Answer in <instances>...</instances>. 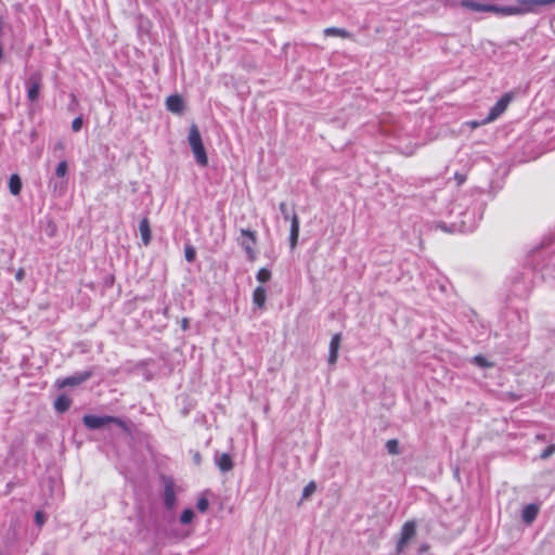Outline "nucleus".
I'll list each match as a JSON object with an SVG mask.
<instances>
[{"instance_id":"obj_36","label":"nucleus","mask_w":555,"mask_h":555,"mask_svg":"<svg viewBox=\"0 0 555 555\" xmlns=\"http://www.w3.org/2000/svg\"><path fill=\"white\" fill-rule=\"evenodd\" d=\"M186 324H188V322H186V320L184 319V320H183V323H182L183 328H185V327H186Z\"/></svg>"},{"instance_id":"obj_27","label":"nucleus","mask_w":555,"mask_h":555,"mask_svg":"<svg viewBox=\"0 0 555 555\" xmlns=\"http://www.w3.org/2000/svg\"><path fill=\"white\" fill-rule=\"evenodd\" d=\"M195 255H196V253H195V249L193 246H191V245L185 246L184 256L189 262L194 261Z\"/></svg>"},{"instance_id":"obj_15","label":"nucleus","mask_w":555,"mask_h":555,"mask_svg":"<svg viewBox=\"0 0 555 555\" xmlns=\"http://www.w3.org/2000/svg\"><path fill=\"white\" fill-rule=\"evenodd\" d=\"M538 512H539V507L537 505L529 504L522 511V519L526 522L530 524L535 519Z\"/></svg>"},{"instance_id":"obj_29","label":"nucleus","mask_w":555,"mask_h":555,"mask_svg":"<svg viewBox=\"0 0 555 555\" xmlns=\"http://www.w3.org/2000/svg\"><path fill=\"white\" fill-rule=\"evenodd\" d=\"M198 511L201 512H206L208 506H209V502L206 498H201L198 501H197V504H196Z\"/></svg>"},{"instance_id":"obj_32","label":"nucleus","mask_w":555,"mask_h":555,"mask_svg":"<svg viewBox=\"0 0 555 555\" xmlns=\"http://www.w3.org/2000/svg\"><path fill=\"white\" fill-rule=\"evenodd\" d=\"M555 451V446H550L548 448H546L543 453L541 454V457L542 459H547L548 456H551Z\"/></svg>"},{"instance_id":"obj_5","label":"nucleus","mask_w":555,"mask_h":555,"mask_svg":"<svg viewBox=\"0 0 555 555\" xmlns=\"http://www.w3.org/2000/svg\"><path fill=\"white\" fill-rule=\"evenodd\" d=\"M82 421L89 429H98L111 423L124 426V422L114 416L85 415Z\"/></svg>"},{"instance_id":"obj_16","label":"nucleus","mask_w":555,"mask_h":555,"mask_svg":"<svg viewBox=\"0 0 555 555\" xmlns=\"http://www.w3.org/2000/svg\"><path fill=\"white\" fill-rule=\"evenodd\" d=\"M9 189L13 195H18L22 190V181L17 175H12L9 180Z\"/></svg>"},{"instance_id":"obj_19","label":"nucleus","mask_w":555,"mask_h":555,"mask_svg":"<svg viewBox=\"0 0 555 555\" xmlns=\"http://www.w3.org/2000/svg\"><path fill=\"white\" fill-rule=\"evenodd\" d=\"M289 236L291 237H297V238L299 236V218L296 215V212H293L292 218H291V232H289Z\"/></svg>"},{"instance_id":"obj_13","label":"nucleus","mask_w":555,"mask_h":555,"mask_svg":"<svg viewBox=\"0 0 555 555\" xmlns=\"http://www.w3.org/2000/svg\"><path fill=\"white\" fill-rule=\"evenodd\" d=\"M267 300V292L262 286H258L255 288L253 293V302L258 308H263Z\"/></svg>"},{"instance_id":"obj_28","label":"nucleus","mask_w":555,"mask_h":555,"mask_svg":"<svg viewBox=\"0 0 555 555\" xmlns=\"http://www.w3.org/2000/svg\"><path fill=\"white\" fill-rule=\"evenodd\" d=\"M280 211L281 214L283 215V218L287 221H291V218H292V215L293 212L291 214L287 209V205L285 203H281L280 206Z\"/></svg>"},{"instance_id":"obj_4","label":"nucleus","mask_w":555,"mask_h":555,"mask_svg":"<svg viewBox=\"0 0 555 555\" xmlns=\"http://www.w3.org/2000/svg\"><path fill=\"white\" fill-rule=\"evenodd\" d=\"M415 534L416 522L414 520H409L404 522L400 531L399 540L397 542L396 550L398 554L402 553L405 550L406 545L415 537Z\"/></svg>"},{"instance_id":"obj_12","label":"nucleus","mask_w":555,"mask_h":555,"mask_svg":"<svg viewBox=\"0 0 555 555\" xmlns=\"http://www.w3.org/2000/svg\"><path fill=\"white\" fill-rule=\"evenodd\" d=\"M461 5L463 8H466L472 11H476V12H490V9H491V4H483V3L475 2L472 0H463L461 2Z\"/></svg>"},{"instance_id":"obj_18","label":"nucleus","mask_w":555,"mask_h":555,"mask_svg":"<svg viewBox=\"0 0 555 555\" xmlns=\"http://www.w3.org/2000/svg\"><path fill=\"white\" fill-rule=\"evenodd\" d=\"M325 36H336L341 38H348L350 35L347 30L337 27H328L324 29Z\"/></svg>"},{"instance_id":"obj_2","label":"nucleus","mask_w":555,"mask_h":555,"mask_svg":"<svg viewBox=\"0 0 555 555\" xmlns=\"http://www.w3.org/2000/svg\"><path fill=\"white\" fill-rule=\"evenodd\" d=\"M188 141L196 159V163L202 167L207 166L208 157L202 141L201 133L195 125L190 127Z\"/></svg>"},{"instance_id":"obj_34","label":"nucleus","mask_w":555,"mask_h":555,"mask_svg":"<svg viewBox=\"0 0 555 555\" xmlns=\"http://www.w3.org/2000/svg\"><path fill=\"white\" fill-rule=\"evenodd\" d=\"M469 125L472 128H477L483 124H482V121H472V122H469Z\"/></svg>"},{"instance_id":"obj_6","label":"nucleus","mask_w":555,"mask_h":555,"mask_svg":"<svg viewBox=\"0 0 555 555\" xmlns=\"http://www.w3.org/2000/svg\"><path fill=\"white\" fill-rule=\"evenodd\" d=\"M512 100L513 93H505L490 109L489 115L482 120V124H489L499 118L506 111Z\"/></svg>"},{"instance_id":"obj_37","label":"nucleus","mask_w":555,"mask_h":555,"mask_svg":"<svg viewBox=\"0 0 555 555\" xmlns=\"http://www.w3.org/2000/svg\"><path fill=\"white\" fill-rule=\"evenodd\" d=\"M56 147L62 150L63 149V143H57Z\"/></svg>"},{"instance_id":"obj_17","label":"nucleus","mask_w":555,"mask_h":555,"mask_svg":"<svg viewBox=\"0 0 555 555\" xmlns=\"http://www.w3.org/2000/svg\"><path fill=\"white\" fill-rule=\"evenodd\" d=\"M70 403L72 401L68 397L60 396L54 402V408L57 412L62 413L69 409Z\"/></svg>"},{"instance_id":"obj_24","label":"nucleus","mask_w":555,"mask_h":555,"mask_svg":"<svg viewBox=\"0 0 555 555\" xmlns=\"http://www.w3.org/2000/svg\"><path fill=\"white\" fill-rule=\"evenodd\" d=\"M386 448H387V451L390 454H398L399 453V443L395 439L388 440L387 443H386Z\"/></svg>"},{"instance_id":"obj_8","label":"nucleus","mask_w":555,"mask_h":555,"mask_svg":"<svg viewBox=\"0 0 555 555\" xmlns=\"http://www.w3.org/2000/svg\"><path fill=\"white\" fill-rule=\"evenodd\" d=\"M166 107L171 113L181 114L184 109V101L178 94L169 95L166 100Z\"/></svg>"},{"instance_id":"obj_35","label":"nucleus","mask_w":555,"mask_h":555,"mask_svg":"<svg viewBox=\"0 0 555 555\" xmlns=\"http://www.w3.org/2000/svg\"><path fill=\"white\" fill-rule=\"evenodd\" d=\"M2 29H3V21H2V18L0 17V34L2 33Z\"/></svg>"},{"instance_id":"obj_20","label":"nucleus","mask_w":555,"mask_h":555,"mask_svg":"<svg viewBox=\"0 0 555 555\" xmlns=\"http://www.w3.org/2000/svg\"><path fill=\"white\" fill-rule=\"evenodd\" d=\"M165 503L169 508L175 504V492L172 486H166L165 488Z\"/></svg>"},{"instance_id":"obj_31","label":"nucleus","mask_w":555,"mask_h":555,"mask_svg":"<svg viewBox=\"0 0 555 555\" xmlns=\"http://www.w3.org/2000/svg\"><path fill=\"white\" fill-rule=\"evenodd\" d=\"M44 521H46V516H44V514H43L42 512H40V511L36 512V514H35V522H36L39 527H41V526L44 524Z\"/></svg>"},{"instance_id":"obj_26","label":"nucleus","mask_w":555,"mask_h":555,"mask_svg":"<svg viewBox=\"0 0 555 555\" xmlns=\"http://www.w3.org/2000/svg\"><path fill=\"white\" fill-rule=\"evenodd\" d=\"M473 362L476 365L480 366V367H490V366H492V364L482 356L474 357Z\"/></svg>"},{"instance_id":"obj_10","label":"nucleus","mask_w":555,"mask_h":555,"mask_svg":"<svg viewBox=\"0 0 555 555\" xmlns=\"http://www.w3.org/2000/svg\"><path fill=\"white\" fill-rule=\"evenodd\" d=\"M139 231L141 235V240L144 246H147L151 243L152 233L150 221L147 218H143L139 223Z\"/></svg>"},{"instance_id":"obj_25","label":"nucleus","mask_w":555,"mask_h":555,"mask_svg":"<svg viewBox=\"0 0 555 555\" xmlns=\"http://www.w3.org/2000/svg\"><path fill=\"white\" fill-rule=\"evenodd\" d=\"M317 485L314 481H310L302 491V499H308L315 491Z\"/></svg>"},{"instance_id":"obj_38","label":"nucleus","mask_w":555,"mask_h":555,"mask_svg":"<svg viewBox=\"0 0 555 555\" xmlns=\"http://www.w3.org/2000/svg\"><path fill=\"white\" fill-rule=\"evenodd\" d=\"M426 550H427V547H426V546H422V548H421V551H422V552H423V551H426Z\"/></svg>"},{"instance_id":"obj_21","label":"nucleus","mask_w":555,"mask_h":555,"mask_svg":"<svg viewBox=\"0 0 555 555\" xmlns=\"http://www.w3.org/2000/svg\"><path fill=\"white\" fill-rule=\"evenodd\" d=\"M68 165L66 160H62L57 164L55 168V175L59 178H64L67 175Z\"/></svg>"},{"instance_id":"obj_11","label":"nucleus","mask_w":555,"mask_h":555,"mask_svg":"<svg viewBox=\"0 0 555 555\" xmlns=\"http://www.w3.org/2000/svg\"><path fill=\"white\" fill-rule=\"evenodd\" d=\"M215 461L221 472H229L233 467V461L228 453L216 455Z\"/></svg>"},{"instance_id":"obj_7","label":"nucleus","mask_w":555,"mask_h":555,"mask_svg":"<svg viewBox=\"0 0 555 555\" xmlns=\"http://www.w3.org/2000/svg\"><path fill=\"white\" fill-rule=\"evenodd\" d=\"M27 98L29 101L35 102L41 89V76L39 74H33L27 82Z\"/></svg>"},{"instance_id":"obj_3","label":"nucleus","mask_w":555,"mask_h":555,"mask_svg":"<svg viewBox=\"0 0 555 555\" xmlns=\"http://www.w3.org/2000/svg\"><path fill=\"white\" fill-rule=\"evenodd\" d=\"M237 242L241 245V247L246 253V256L248 260L254 261L256 260V244H257V236L256 232L247 230V229H241L240 230V236L237 237Z\"/></svg>"},{"instance_id":"obj_9","label":"nucleus","mask_w":555,"mask_h":555,"mask_svg":"<svg viewBox=\"0 0 555 555\" xmlns=\"http://www.w3.org/2000/svg\"><path fill=\"white\" fill-rule=\"evenodd\" d=\"M340 341H341V335L335 334L330 343V353L327 358V362L331 365H334L337 362L338 359V351L340 348Z\"/></svg>"},{"instance_id":"obj_30","label":"nucleus","mask_w":555,"mask_h":555,"mask_svg":"<svg viewBox=\"0 0 555 555\" xmlns=\"http://www.w3.org/2000/svg\"><path fill=\"white\" fill-rule=\"evenodd\" d=\"M82 118L79 116V117H76L73 122H72V129L75 131V132H78L81 127H82Z\"/></svg>"},{"instance_id":"obj_14","label":"nucleus","mask_w":555,"mask_h":555,"mask_svg":"<svg viewBox=\"0 0 555 555\" xmlns=\"http://www.w3.org/2000/svg\"><path fill=\"white\" fill-rule=\"evenodd\" d=\"M90 377V373H82L78 376H70L62 380L61 386H76L87 380Z\"/></svg>"},{"instance_id":"obj_1","label":"nucleus","mask_w":555,"mask_h":555,"mask_svg":"<svg viewBox=\"0 0 555 555\" xmlns=\"http://www.w3.org/2000/svg\"><path fill=\"white\" fill-rule=\"evenodd\" d=\"M555 3V0H518L517 5L499 7L491 4L490 12L503 15H522L535 11L537 7Z\"/></svg>"},{"instance_id":"obj_33","label":"nucleus","mask_w":555,"mask_h":555,"mask_svg":"<svg viewBox=\"0 0 555 555\" xmlns=\"http://www.w3.org/2000/svg\"><path fill=\"white\" fill-rule=\"evenodd\" d=\"M298 244V238L297 237H291L289 236V245H291V249H295L296 246Z\"/></svg>"},{"instance_id":"obj_22","label":"nucleus","mask_w":555,"mask_h":555,"mask_svg":"<svg viewBox=\"0 0 555 555\" xmlns=\"http://www.w3.org/2000/svg\"><path fill=\"white\" fill-rule=\"evenodd\" d=\"M257 280L260 282V283H266L268 282L270 279H271V272L269 269L267 268H261L258 272H257Z\"/></svg>"},{"instance_id":"obj_23","label":"nucleus","mask_w":555,"mask_h":555,"mask_svg":"<svg viewBox=\"0 0 555 555\" xmlns=\"http://www.w3.org/2000/svg\"><path fill=\"white\" fill-rule=\"evenodd\" d=\"M194 517V512L190 508L184 509L180 516V521L183 525L190 524Z\"/></svg>"}]
</instances>
